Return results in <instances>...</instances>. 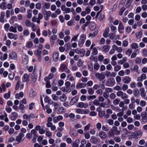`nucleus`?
Listing matches in <instances>:
<instances>
[{"label":"nucleus","instance_id":"obj_21","mask_svg":"<svg viewBox=\"0 0 147 147\" xmlns=\"http://www.w3.org/2000/svg\"><path fill=\"white\" fill-rule=\"evenodd\" d=\"M99 136L101 138H105L107 137V134L103 131H100L99 133Z\"/></svg>","mask_w":147,"mask_h":147},{"label":"nucleus","instance_id":"obj_54","mask_svg":"<svg viewBox=\"0 0 147 147\" xmlns=\"http://www.w3.org/2000/svg\"><path fill=\"white\" fill-rule=\"evenodd\" d=\"M136 34L137 38H139L142 36V32H139L137 33Z\"/></svg>","mask_w":147,"mask_h":147},{"label":"nucleus","instance_id":"obj_63","mask_svg":"<svg viewBox=\"0 0 147 147\" xmlns=\"http://www.w3.org/2000/svg\"><path fill=\"white\" fill-rule=\"evenodd\" d=\"M128 42L126 40H124L123 42L122 46L125 47L128 46Z\"/></svg>","mask_w":147,"mask_h":147},{"label":"nucleus","instance_id":"obj_51","mask_svg":"<svg viewBox=\"0 0 147 147\" xmlns=\"http://www.w3.org/2000/svg\"><path fill=\"white\" fill-rule=\"evenodd\" d=\"M109 38L111 40H113L115 38V35L112 33H110L109 34Z\"/></svg>","mask_w":147,"mask_h":147},{"label":"nucleus","instance_id":"obj_36","mask_svg":"<svg viewBox=\"0 0 147 147\" xmlns=\"http://www.w3.org/2000/svg\"><path fill=\"white\" fill-rule=\"evenodd\" d=\"M131 47L132 49H136L138 48V47L137 44L134 43L131 44Z\"/></svg>","mask_w":147,"mask_h":147},{"label":"nucleus","instance_id":"obj_29","mask_svg":"<svg viewBox=\"0 0 147 147\" xmlns=\"http://www.w3.org/2000/svg\"><path fill=\"white\" fill-rule=\"evenodd\" d=\"M80 143V140H77L75 142H74L72 144L73 147H78L79 144Z\"/></svg>","mask_w":147,"mask_h":147},{"label":"nucleus","instance_id":"obj_39","mask_svg":"<svg viewBox=\"0 0 147 147\" xmlns=\"http://www.w3.org/2000/svg\"><path fill=\"white\" fill-rule=\"evenodd\" d=\"M120 102V99L118 98H116L113 101V103L115 105H117L119 104Z\"/></svg>","mask_w":147,"mask_h":147},{"label":"nucleus","instance_id":"obj_25","mask_svg":"<svg viewBox=\"0 0 147 147\" xmlns=\"http://www.w3.org/2000/svg\"><path fill=\"white\" fill-rule=\"evenodd\" d=\"M109 28L107 27L106 28L104 33L103 34V36L106 38L108 36V33L109 32Z\"/></svg>","mask_w":147,"mask_h":147},{"label":"nucleus","instance_id":"obj_9","mask_svg":"<svg viewBox=\"0 0 147 147\" xmlns=\"http://www.w3.org/2000/svg\"><path fill=\"white\" fill-rule=\"evenodd\" d=\"M115 110L119 112L117 114V115L118 117H122L123 116L124 111H123L122 109H119L118 107H116L115 108Z\"/></svg>","mask_w":147,"mask_h":147},{"label":"nucleus","instance_id":"obj_57","mask_svg":"<svg viewBox=\"0 0 147 147\" xmlns=\"http://www.w3.org/2000/svg\"><path fill=\"white\" fill-rule=\"evenodd\" d=\"M96 98V97L95 95H90L87 97V99L88 100H90L91 99H94L95 98Z\"/></svg>","mask_w":147,"mask_h":147},{"label":"nucleus","instance_id":"obj_12","mask_svg":"<svg viewBox=\"0 0 147 147\" xmlns=\"http://www.w3.org/2000/svg\"><path fill=\"white\" fill-rule=\"evenodd\" d=\"M142 134V132L140 130H137L133 133V135L136 137H140Z\"/></svg>","mask_w":147,"mask_h":147},{"label":"nucleus","instance_id":"obj_15","mask_svg":"<svg viewBox=\"0 0 147 147\" xmlns=\"http://www.w3.org/2000/svg\"><path fill=\"white\" fill-rule=\"evenodd\" d=\"M29 75L27 74H25L22 78V82H28L29 81Z\"/></svg>","mask_w":147,"mask_h":147},{"label":"nucleus","instance_id":"obj_11","mask_svg":"<svg viewBox=\"0 0 147 147\" xmlns=\"http://www.w3.org/2000/svg\"><path fill=\"white\" fill-rule=\"evenodd\" d=\"M9 58L16 60L17 59V56L16 53L13 52H10L9 55Z\"/></svg>","mask_w":147,"mask_h":147},{"label":"nucleus","instance_id":"obj_3","mask_svg":"<svg viewBox=\"0 0 147 147\" xmlns=\"http://www.w3.org/2000/svg\"><path fill=\"white\" fill-rule=\"evenodd\" d=\"M60 69L61 71H64L67 73L69 74L70 72V70L68 69L67 66L64 64H61Z\"/></svg>","mask_w":147,"mask_h":147},{"label":"nucleus","instance_id":"obj_1","mask_svg":"<svg viewBox=\"0 0 147 147\" xmlns=\"http://www.w3.org/2000/svg\"><path fill=\"white\" fill-rule=\"evenodd\" d=\"M141 123L144 124L147 122V113L146 112H142L141 114Z\"/></svg>","mask_w":147,"mask_h":147},{"label":"nucleus","instance_id":"obj_53","mask_svg":"<svg viewBox=\"0 0 147 147\" xmlns=\"http://www.w3.org/2000/svg\"><path fill=\"white\" fill-rule=\"evenodd\" d=\"M100 67L99 65L97 63H95L94 64V68L96 70H98Z\"/></svg>","mask_w":147,"mask_h":147},{"label":"nucleus","instance_id":"obj_13","mask_svg":"<svg viewBox=\"0 0 147 147\" xmlns=\"http://www.w3.org/2000/svg\"><path fill=\"white\" fill-rule=\"evenodd\" d=\"M112 131L116 135H119L120 133V131L118 130L117 127L116 126H114L112 127Z\"/></svg>","mask_w":147,"mask_h":147},{"label":"nucleus","instance_id":"obj_19","mask_svg":"<svg viewBox=\"0 0 147 147\" xmlns=\"http://www.w3.org/2000/svg\"><path fill=\"white\" fill-rule=\"evenodd\" d=\"M19 77L18 76H17L15 77V80H18V82H17L16 86V88L15 89L16 90H18L19 88L20 85V81L19 80Z\"/></svg>","mask_w":147,"mask_h":147},{"label":"nucleus","instance_id":"obj_14","mask_svg":"<svg viewBox=\"0 0 147 147\" xmlns=\"http://www.w3.org/2000/svg\"><path fill=\"white\" fill-rule=\"evenodd\" d=\"M61 9L62 11H64L65 13H68L71 12V9L68 7H66L65 5H62L61 7Z\"/></svg>","mask_w":147,"mask_h":147},{"label":"nucleus","instance_id":"obj_42","mask_svg":"<svg viewBox=\"0 0 147 147\" xmlns=\"http://www.w3.org/2000/svg\"><path fill=\"white\" fill-rule=\"evenodd\" d=\"M78 101V98L76 97L74 98L71 100L70 102L71 103H72V105L76 103Z\"/></svg>","mask_w":147,"mask_h":147},{"label":"nucleus","instance_id":"obj_58","mask_svg":"<svg viewBox=\"0 0 147 147\" xmlns=\"http://www.w3.org/2000/svg\"><path fill=\"white\" fill-rule=\"evenodd\" d=\"M93 51L92 53L94 55H96L98 53V51L95 47H94L92 49Z\"/></svg>","mask_w":147,"mask_h":147},{"label":"nucleus","instance_id":"obj_27","mask_svg":"<svg viewBox=\"0 0 147 147\" xmlns=\"http://www.w3.org/2000/svg\"><path fill=\"white\" fill-rule=\"evenodd\" d=\"M125 84L129 83L131 81V79L129 77H127L125 78L123 80Z\"/></svg>","mask_w":147,"mask_h":147},{"label":"nucleus","instance_id":"obj_2","mask_svg":"<svg viewBox=\"0 0 147 147\" xmlns=\"http://www.w3.org/2000/svg\"><path fill=\"white\" fill-rule=\"evenodd\" d=\"M117 96L120 97L123 99L127 98H128V96L127 94L125 93H123L121 90L117 92Z\"/></svg>","mask_w":147,"mask_h":147},{"label":"nucleus","instance_id":"obj_34","mask_svg":"<svg viewBox=\"0 0 147 147\" xmlns=\"http://www.w3.org/2000/svg\"><path fill=\"white\" fill-rule=\"evenodd\" d=\"M75 52L77 54L79 53L80 52V53H82L83 56H84L85 51L84 50L82 49V51L80 52V51L78 49H75Z\"/></svg>","mask_w":147,"mask_h":147},{"label":"nucleus","instance_id":"obj_37","mask_svg":"<svg viewBox=\"0 0 147 147\" xmlns=\"http://www.w3.org/2000/svg\"><path fill=\"white\" fill-rule=\"evenodd\" d=\"M36 93L33 90H30V96L31 97L33 98L34 97L36 96Z\"/></svg>","mask_w":147,"mask_h":147},{"label":"nucleus","instance_id":"obj_62","mask_svg":"<svg viewBox=\"0 0 147 147\" xmlns=\"http://www.w3.org/2000/svg\"><path fill=\"white\" fill-rule=\"evenodd\" d=\"M116 97V95L114 93H111L109 95V97L111 99H114Z\"/></svg>","mask_w":147,"mask_h":147},{"label":"nucleus","instance_id":"obj_35","mask_svg":"<svg viewBox=\"0 0 147 147\" xmlns=\"http://www.w3.org/2000/svg\"><path fill=\"white\" fill-rule=\"evenodd\" d=\"M0 8L3 10H5L6 9V4L5 2H3L0 4Z\"/></svg>","mask_w":147,"mask_h":147},{"label":"nucleus","instance_id":"obj_43","mask_svg":"<svg viewBox=\"0 0 147 147\" xmlns=\"http://www.w3.org/2000/svg\"><path fill=\"white\" fill-rule=\"evenodd\" d=\"M105 114V111H101L99 112L98 115L100 118H102L104 116Z\"/></svg>","mask_w":147,"mask_h":147},{"label":"nucleus","instance_id":"obj_40","mask_svg":"<svg viewBox=\"0 0 147 147\" xmlns=\"http://www.w3.org/2000/svg\"><path fill=\"white\" fill-rule=\"evenodd\" d=\"M23 117L24 119L29 121L30 120V117L29 115H28L26 114H24L23 115Z\"/></svg>","mask_w":147,"mask_h":147},{"label":"nucleus","instance_id":"obj_48","mask_svg":"<svg viewBox=\"0 0 147 147\" xmlns=\"http://www.w3.org/2000/svg\"><path fill=\"white\" fill-rule=\"evenodd\" d=\"M132 52V50L131 49H129L126 51V54L127 55L129 56Z\"/></svg>","mask_w":147,"mask_h":147},{"label":"nucleus","instance_id":"obj_30","mask_svg":"<svg viewBox=\"0 0 147 147\" xmlns=\"http://www.w3.org/2000/svg\"><path fill=\"white\" fill-rule=\"evenodd\" d=\"M54 75L53 74V73H51L48 76L46 77L45 79V80H50L53 77Z\"/></svg>","mask_w":147,"mask_h":147},{"label":"nucleus","instance_id":"obj_52","mask_svg":"<svg viewBox=\"0 0 147 147\" xmlns=\"http://www.w3.org/2000/svg\"><path fill=\"white\" fill-rule=\"evenodd\" d=\"M121 69V67L120 65H117L114 67V70L115 71H118Z\"/></svg>","mask_w":147,"mask_h":147},{"label":"nucleus","instance_id":"obj_56","mask_svg":"<svg viewBox=\"0 0 147 147\" xmlns=\"http://www.w3.org/2000/svg\"><path fill=\"white\" fill-rule=\"evenodd\" d=\"M105 91L108 94L109 92H112L113 90L111 88H107L105 89Z\"/></svg>","mask_w":147,"mask_h":147},{"label":"nucleus","instance_id":"obj_18","mask_svg":"<svg viewBox=\"0 0 147 147\" xmlns=\"http://www.w3.org/2000/svg\"><path fill=\"white\" fill-rule=\"evenodd\" d=\"M5 13L3 12H1L0 13V22L3 23L5 22V20L4 17Z\"/></svg>","mask_w":147,"mask_h":147},{"label":"nucleus","instance_id":"obj_6","mask_svg":"<svg viewBox=\"0 0 147 147\" xmlns=\"http://www.w3.org/2000/svg\"><path fill=\"white\" fill-rule=\"evenodd\" d=\"M24 134L22 133H20L19 135H18L16 138V140L18 142V143H19L24 140V139L22 138L24 137Z\"/></svg>","mask_w":147,"mask_h":147},{"label":"nucleus","instance_id":"obj_45","mask_svg":"<svg viewBox=\"0 0 147 147\" xmlns=\"http://www.w3.org/2000/svg\"><path fill=\"white\" fill-rule=\"evenodd\" d=\"M9 30L10 32H13L16 33L17 32V30L16 28H14L13 26H11L9 29Z\"/></svg>","mask_w":147,"mask_h":147},{"label":"nucleus","instance_id":"obj_26","mask_svg":"<svg viewBox=\"0 0 147 147\" xmlns=\"http://www.w3.org/2000/svg\"><path fill=\"white\" fill-rule=\"evenodd\" d=\"M43 17V15L41 13H39L38 14V16L37 18V23L39 24L40 23V20H41Z\"/></svg>","mask_w":147,"mask_h":147},{"label":"nucleus","instance_id":"obj_5","mask_svg":"<svg viewBox=\"0 0 147 147\" xmlns=\"http://www.w3.org/2000/svg\"><path fill=\"white\" fill-rule=\"evenodd\" d=\"M95 76L96 78L99 79L100 81L104 80L105 78V75L102 74H100L99 73H96L95 74Z\"/></svg>","mask_w":147,"mask_h":147},{"label":"nucleus","instance_id":"obj_47","mask_svg":"<svg viewBox=\"0 0 147 147\" xmlns=\"http://www.w3.org/2000/svg\"><path fill=\"white\" fill-rule=\"evenodd\" d=\"M57 38V36L56 35H53L52 36H51L50 38V41L52 40H56Z\"/></svg>","mask_w":147,"mask_h":147},{"label":"nucleus","instance_id":"obj_60","mask_svg":"<svg viewBox=\"0 0 147 147\" xmlns=\"http://www.w3.org/2000/svg\"><path fill=\"white\" fill-rule=\"evenodd\" d=\"M83 64V62L82 61V60L81 59H79L77 63L78 66L79 67H80L82 66Z\"/></svg>","mask_w":147,"mask_h":147},{"label":"nucleus","instance_id":"obj_4","mask_svg":"<svg viewBox=\"0 0 147 147\" xmlns=\"http://www.w3.org/2000/svg\"><path fill=\"white\" fill-rule=\"evenodd\" d=\"M107 103L106 104V102H102L100 103L99 105L103 108H109L111 104V101L109 98H107Z\"/></svg>","mask_w":147,"mask_h":147},{"label":"nucleus","instance_id":"obj_31","mask_svg":"<svg viewBox=\"0 0 147 147\" xmlns=\"http://www.w3.org/2000/svg\"><path fill=\"white\" fill-rule=\"evenodd\" d=\"M51 14V12L50 11H49L47 12L44 16V18L45 20H47L49 19V17L50 16Z\"/></svg>","mask_w":147,"mask_h":147},{"label":"nucleus","instance_id":"obj_59","mask_svg":"<svg viewBox=\"0 0 147 147\" xmlns=\"http://www.w3.org/2000/svg\"><path fill=\"white\" fill-rule=\"evenodd\" d=\"M52 103L55 109H57L59 108V105L57 102H53Z\"/></svg>","mask_w":147,"mask_h":147},{"label":"nucleus","instance_id":"obj_28","mask_svg":"<svg viewBox=\"0 0 147 147\" xmlns=\"http://www.w3.org/2000/svg\"><path fill=\"white\" fill-rule=\"evenodd\" d=\"M45 110H46V112L48 114L51 113L52 111V109L50 108V106L48 105L46 106Z\"/></svg>","mask_w":147,"mask_h":147},{"label":"nucleus","instance_id":"obj_41","mask_svg":"<svg viewBox=\"0 0 147 147\" xmlns=\"http://www.w3.org/2000/svg\"><path fill=\"white\" fill-rule=\"evenodd\" d=\"M88 92L90 95L93 94L94 92V91L92 88H88Z\"/></svg>","mask_w":147,"mask_h":147},{"label":"nucleus","instance_id":"obj_44","mask_svg":"<svg viewBox=\"0 0 147 147\" xmlns=\"http://www.w3.org/2000/svg\"><path fill=\"white\" fill-rule=\"evenodd\" d=\"M146 104V101L144 100H142L140 102V106L142 107H145Z\"/></svg>","mask_w":147,"mask_h":147},{"label":"nucleus","instance_id":"obj_24","mask_svg":"<svg viewBox=\"0 0 147 147\" xmlns=\"http://www.w3.org/2000/svg\"><path fill=\"white\" fill-rule=\"evenodd\" d=\"M140 95L142 97H145L146 96V92L143 88H141L140 89Z\"/></svg>","mask_w":147,"mask_h":147},{"label":"nucleus","instance_id":"obj_49","mask_svg":"<svg viewBox=\"0 0 147 147\" xmlns=\"http://www.w3.org/2000/svg\"><path fill=\"white\" fill-rule=\"evenodd\" d=\"M37 78V76L33 73L32 75V80L33 82H35Z\"/></svg>","mask_w":147,"mask_h":147},{"label":"nucleus","instance_id":"obj_46","mask_svg":"<svg viewBox=\"0 0 147 147\" xmlns=\"http://www.w3.org/2000/svg\"><path fill=\"white\" fill-rule=\"evenodd\" d=\"M10 92H9L8 93L5 94L4 95V98L6 99H7L10 97Z\"/></svg>","mask_w":147,"mask_h":147},{"label":"nucleus","instance_id":"obj_16","mask_svg":"<svg viewBox=\"0 0 147 147\" xmlns=\"http://www.w3.org/2000/svg\"><path fill=\"white\" fill-rule=\"evenodd\" d=\"M53 58L55 62H57L59 58L58 53L56 52H54L53 53Z\"/></svg>","mask_w":147,"mask_h":147},{"label":"nucleus","instance_id":"obj_50","mask_svg":"<svg viewBox=\"0 0 147 147\" xmlns=\"http://www.w3.org/2000/svg\"><path fill=\"white\" fill-rule=\"evenodd\" d=\"M23 34L25 36H27L30 34L28 30L27 29L24 30L23 31Z\"/></svg>","mask_w":147,"mask_h":147},{"label":"nucleus","instance_id":"obj_55","mask_svg":"<svg viewBox=\"0 0 147 147\" xmlns=\"http://www.w3.org/2000/svg\"><path fill=\"white\" fill-rule=\"evenodd\" d=\"M53 99L55 101H57L59 99L58 97L55 94H53L51 95Z\"/></svg>","mask_w":147,"mask_h":147},{"label":"nucleus","instance_id":"obj_20","mask_svg":"<svg viewBox=\"0 0 147 147\" xmlns=\"http://www.w3.org/2000/svg\"><path fill=\"white\" fill-rule=\"evenodd\" d=\"M124 28V26L121 23H120L118 28L119 32L121 33H122L123 32Z\"/></svg>","mask_w":147,"mask_h":147},{"label":"nucleus","instance_id":"obj_10","mask_svg":"<svg viewBox=\"0 0 147 147\" xmlns=\"http://www.w3.org/2000/svg\"><path fill=\"white\" fill-rule=\"evenodd\" d=\"M91 142L94 144H96L100 141V139L94 136H92L90 139Z\"/></svg>","mask_w":147,"mask_h":147},{"label":"nucleus","instance_id":"obj_23","mask_svg":"<svg viewBox=\"0 0 147 147\" xmlns=\"http://www.w3.org/2000/svg\"><path fill=\"white\" fill-rule=\"evenodd\" d=\"M86 86L85 83H79L76 85V87L77 88H84Z\"/></svg>","mask_w":147,"mask_h":147},{"label":"nucleus","instance_id":"obj_17","mask_svg":"<svg viewBox=\"0 0 147 147\" xmlns=\"http://www.w3.org/2000/svg\"><path fill=\"white\" fill-rule=\"evenodd\" d=\"M70 135L73 137L76 136L78 134L76 131L74 129H71L69 132Z\"/></svg>","mask_w":147,"mask_h":147},{"label":"nucleus","instance_id":"obj_64","mask_svg":"<svg viewBox=\"0 0 147 147\" xmlns=\"http://www.w3.org/2000/svg\"><path fill=\"white\" fill-rule=\"evenodd\" d=\"M44 7L46 9H48L50 7V5L49 3H45L44 4Z\"/></svg>","mask_w":147,"mask_h":147},{"label":"nucleus","instance_id":"obj_22","mask_svg":"<svg viewBox=\"0 0 147 147\" xmlns=\"http://www.w3.org/2000/svg\"><path fill=\"white\" fill-rule=\"evenodd\" d=\"M28 62V57L26 55L23 56L22 57V63L24 65L27 64Z\"/></svg>","mask_w":147,"mask_h":147},{"label":"nucleus","instance_id":"obj_61","mask_svg":"<svg viewBox=\"0 0 147 147\" xmlns=\"http://www.w3.org/2000/svg\"><path fill=\"white\" fill-rule=\"evenodd\" d=\"M114 140L116 142L119 143L120 142L121 139L119 137H116L114 138Z\"/></svg>","mask_w":147,"mask_h":147},{"label":"nucleus","instance_id":"obj_8","mask_svg":"<svg viewBox=\"0 0 147 147\" xmlns=\"http://www.w3.org/2000/svg\"><path fill=\"white\" fill-rule=\"evenodd\" d=\"M34 54L37 57L38 61L40 62L42 58L41 51L39 49H38L35 51Z\"/></svg>","mask_w":147,"mask_h":147},{"label":"nucleus","instance_id":"obj_7","mask_svg":"<svg viewBox=\"0 0 147 147\" xmlns=\"http://www.w3.org/2000/svg\"><path fill=\"white\" fill-rule=\"evenodd\" d=\"M80 38L78 42V45L80 47H82L86 39V36L84 34L80 36Z\"/></svg>","mask_w":147,"mask_h":147},{"label":"nucleus","instance_id":"obj_33","mask_svg":"<svg viewBox=\"0 0 147 147\" xmlns=\"http://www.w3.org/2000/svg\"><path fill=\"white\" fill-rule=\"evenodd\" d=\"M110 49V46L108 45H106L104 47L102 48V51L104 52H108Z\"/></svg>","mask_w":147,"mask_h":147},{"label":"nucleus","instance_id":"obj_32","mask_svg":"<svg viewBox=\"0 0 147 147\" xmlns=\"http://www.w3.org/2000/svg\"><path fill=\"white\" fill-rule=\"evenodd\" d=\"M24 96V93L22 92H20L19 94H17L16 95V98L17 99H19L20 97L22 98Z\"/></svg>","mask_w":147,"mask_h":147},{"label":"nucleus","instance_id":"obj_38","mask_svg":"<svg viewBox=\"0 0 147 147\" xmlns=\"http://www.w3.org/2000/svg\"><path fill=\"white\" fill-rule=\"evenodd\" d=\"M98 34V32L97 31H95L93 33H90L89 34V36L91 37L92 38Z\"/></svg>","mask_w":147,"mask_h":147}]
</instances>
